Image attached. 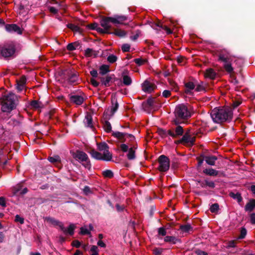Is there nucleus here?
<instances>
[{"instance_id":"1","label":"nucleus","mask_w":255,"mask_h":255,"mask_svg":"<svg viewBox=\"0 0 255 255\" xmlns=\"http://www.w3.org/2000/svg\"><path fill=\"white\" fill-rule=\"evenodd\" d=\"M211 117L216 123L229 122L232 119L233 112L231 109L228 107L215 108L211 113Z\"/></svg>"},{"instance_id":"2","label":"nucleus","mask_w":255,"mask_h":255,"mask_svg":"<svg viewBox=\"0 0 255 255\" xmlns=\"http://www.w3.org/2000/svg\"><path fill=\"white\" fill-rule=\"evenodd\" d=\"M192 113V109L190 106L184 104L177 105L174 111L175 118L173 123L176 125L183 123L191 116Z\"/></svg>"},{"instance_id":"3","label":"nucleus","mask_w":255,"mask_h":255,"mask_svg":"<svg viewBox=\"0 0 255 255\" xmlns=\"http://www.w3.org/2000/svg\"><path fill=\"white\" fill-rule=\"evenodd\" d=\"M70 154L73 158L78 161L86 168L90 170L92 165L88 155L83 151L77 149L76 150H71Z\"/></svg>"},{"instance_id":"4","label":"nucleus","mask_w":255,"mask_h":255,"mask_svg":"<svg viewBox=\"0 0 255 255\" xmlns=\"http://www.w3.org/2000/svg\"><path fill=\"white\" fill-rule=\"evenodd\" d=\"M16 96L12 93L4 96L1 102V110L4 112H8L15 107Z\"/></svg>"},{"instance_id":"5","label":"nucleus","mask_w":255,"mask_h":255,"mask_svg":"<svg viewBox=\"0 0 255 255\" xmlns=\"http://www.w3.org/2000/svg\"><path fill=\"white\" fill-rule=\"evenodd\" d=\"M219 59L225 63L224 67L225 70L229 73H231L233 69L231 64L227 63L232 60V56L230 55L226 50H222L219 55Z\"/></svg>"},{"instance_id":"6","label":"nucleus","mask_w":255,"mask_h":255,"mask_svg":"<svg viewBox=\"0 0 255 255\" xmlns=\"http://www.w3.org/2000/svg\"><path fill=\"white\" fill-rule=\"evenodd\" d=\"M15 50V46L12 43L6 44L3 46H0V54L4 57L12 56L14 53Z\"/></svg>"},{"instance_id":"7","label":"nucleus","mask_w":255,"mask_h":255,"mask_svg":"<svg viewBox=\"0 0 255 255\" xmlns=\"http://www.w3.org/2000/svg\"><path fill=\"white\" fill-rule=\"evenodd\" d=\"M158 162L159 163V166L158 169L160 172L167 171L170 167V159L169 158L164 155H161L158 158Z\"/></svg>"},{"instance_id":"8","label":"nucleus","mask_w":255,"mask_h":255,"mask_svg":"<svg viewBox=\"0 0 255 255\" xmlns=\"http://www.w3.org/2000/svg\"><path fill=\"white\" fill-rule=\"evenodd\" d=\"M113 135L121 142H132L135 140L134 136L131 134L117 131L113 132Z\"/></svg>"},{"instance_id":"9","label":"nucleus","mask_w":255,"mask_h":255,"mask_svg":"<svg viewBox=\"0 0 255 255\" xmlns=\"http://www.w3.org/2000/svg\"><path fill=\"white\" fill-rule=\"evenodd\" d=\"M198 137H199V135L197 133L195 134L194 132L189 129L184 133L180 141L186 143H193Z\"/></svg>"},{"instance_id":"10","label":"nucleus","mask_w":255,"mask_h":255,"mask_svg":"<svg viewBox=\"0 0 255 255\" xmlns=\"http://www.w3.org/2000/svg\"><path fill=\"white\" fill-rule=\"evenodd\" d=\"M137 144L132 147H129L128 144H121V149L123 152H128L127 156L128 160L135 158V150L137 148Z\"/></svg>"},{"instance_id":"11","label":"nucleus","mask_w":255,"mask_h":255,"mask_svg":"<svg viewBox=\"0 0 255 255\" xmlns=\"http://www.w3.org/2000/svg\"><path fill=\"white\" fill-rule=\"evenodd\" d=\"M160 132L161 134L162 133L165 135H170L172 137L175 138L183 134V129L182 127L178 126L175 129H169L167 131L161 130Z\"/></svg>"},{"instance_id":"12","label":"nucleus","mask_w":255,"mask_h":255,"mask_svg":"<svg viewBox=\"0 0 255 255\" xmlns=\"http://www.w3.org/2000/svg\"><path fill=\"white\" fill-rule=\"evenodd\" d=\"M88 152L93 158L97 160H102L105 161H110L112 160L110 159V158L108 157V156L107 155H104L101 152H99L94 148L91 149Z\"/></svg>"},{"instance_id":"13","label":"nucleus","mask_w":255,"mask_h":255,"mask_svg":"<svg viewBox=\"0 0 255 255\" xmlns=\"http://www.w3.org/2000/svg\"><path fill=\"white\" fill-rule=\"evenodd\" d=\"M119 107L118 103L116 101L115 103L112 102V105L110 108H108L104 112V118L108 120H110L111 118L114 115L115 113L117 111Z\"/></svg>"},{"instance_id":"14","label":"nucleus","mask_w":255,"mask_h":255,"mask_svg":"<svg viewBox=\"0 0 255 255\" xmlns=\"http://www.w3.org/2000/svg\"><path fill=\"white\" fill-rule=\"evenodd\" d=\"M111 17H104L100 21L101 25L104 28V32L110 33V29L112 27Z\"/></svg>"},{"instance_id":"15","label":"nucleus","mask_w":255,"mask_h":255,"mask_svg":"<svg viewBox=\"0 0 255 255\" xmlns=\"http://www.w3.org/2000/svg\"><path fill=\"white\" fill-rule=\"evenodd\" d=\"M97 149L101 152H103L104 155L108 156L110 159H112V153L109 151V147L108 144H97Z\"/></svg>"},{"instance_id":"16","label":"nucleus","mask_w":255,"mask_h":255,"mask_svg":"<svg viewBox=\"0 0 255 255\" xmlns=\"http://www.w3.org/2000/svg\"><path fill=\"white\" fill-rule=\"evenodd\" d=\"M155 85L148 80H145L142 84V89L145 92L151 93L155 88Z\"/></svg>"},{"instance_id":"17","label":"nucleus","mask_w":255,"mask_h":255,"mask_svg":"<svg viewBox=\"0 0 255 255\" xmlns=\"http://www.w3.org/2000/svg\"><path fill=\"white\" fill-rule=\"evenodd\" d=\"M75 228L76 226L74 224H70L67 229L64 227L63 224H62L60 229L65 235L73 236L74 234Z\"/></svg>"},{"instance_id":"18","label":"nucleus","mask_w":255,"mask_h":255,"mask_svg":"<svg viewBox=\"0 0 255 255\" xmlns=\"http://www.w3.org/2000/svg\"><path fill=\"white\" fill-rule=\"evenodd\" d=\"M50 2L52 4H54L56 5V6H50L48 8L50 12L53 14L57 13L58 10L61 9L63 6V4H62L61 3H59L56 0H52V1Z\"/></svg>"},{"instance_id":"19","label":"nucleus","mask_w":255,"mask_h":255,"mask_svg":"<svg viewBox=\"0 0 255 255\" xmlns=\"http://www.w3.org/2000/svg\"><path fill=\"white\" fill-rule=\"evenodd\" d=\"M112 23L117 25L119 24H123L124 22L127 19L125 16L116 15L114 17H111Z\"/></svg>"},{"instance_id":"20","label":"nucleus","mask_w":255,"mask_h":255,"mask_svg":"<svg viewBox=\"0 0 255 255\" xmlns=\"http://www.w3.org/2000/svg\"><path fill=\"white\" fill-rule=\"evenodd\" d=\"M5 29L9 32H15L18 34H21L22 31L19 27L15 24H7L5 25Z\"/></svg>"},{"instance_id":"21","label":"nucleus","mask_w":255,"mask_h":255,"mask_svg":"<svg viewBox=\"0 0 255 255\" xmlns=\"http://www.w3.org/2000/svg\"><path fill=\"white\" fill-rule=\"evenodd\" d=\"M216 75V72L212 68L207 69L204 73L205 78H209L210 79H215Z\"/></svg>"},{"instance_id":"22","label":"nucleus","mask_w":255,"mask_h":255,"mask_svg":"<svg viewBox=\"0 0 255 255\" xmlns=\"http://www.w3.org/2000/svg\"><path fill=\"white\" fill-rule=\"evenodd\" d=\"M70 100L76 105H80L84 102V98L79 95H73L70 97Z\"/></svg>"},{"instance_id":"23","label":"nucleus","mask_w":255,"mask_h":255,"mask_svg":"<svg viewBox=\"0 0 255 255\" xmlns=\"http://www.w3.org/2000/svg\"><path fill=\"white\" fill-rule=\"evenodd\" d=\"M255 208V199H251L245 206V210L246 212H252Z\"/></svg>"},{"instance_id":"24","label":"nucleus","mask_w":255,"mask_h":255,"mask_svg":"<svg viewBox=\"0 0 255 255\" xmlns=\"http://www.w3.org/2000/svg\"><path fill=\"white\" fill-rule=\"evenodd\" d=\"M204 158L206 163L212 166L215 165L216 161L218 159L217 157L215 155L205 156Z\"/></svg>"},{"instance_id":"25","label":"nucleus","mask_w":255,"mask_h":255,"mask_svg":"<svg viewBox=\"0 0 255 255\" xmlns=\"http://www.w3.org/2000/svg\"><path fill=\"white\" fill-rule=\"evenodd\" d=\"M84 123L86 126L90 128H93V119L92 115L90 113H87L86 114Z\"/></svg>"},{"instance_id":"26","label":"nucleus","mask_w":255,"mask_h":255,"mask_svg":"<svg viewBox=\"0 0 255 255\" xmlns=\"http://www.w3.org/2000/svg\"><path fill=\"white\" fill-rule=\"evenodd\" d=\"M26 80V78L24 76H22L19 80L17 81V89L18 91H20L24 89Z\"/></svg>"},{"instance_id":"27","label":"nucleus","mask_w":255,"mask_h":255,"mask_svg":"<svg viewBox=\"0 0 255 255\" xmlns=\"http://www.w3.org/2000/svg\"><path fill=\"white\" fill-rule=\"evenodd\" d=\"M164 241L165 242L170 243L172 244H176L177 243H180L181 241L180 239L177 238L176 237L174 236H166L164 239Z\"/></svg>"},{"instance_id":"28","label":"nucleus","mask_w":255,"mask_h":255,"mask_svg":"<svg viewBox=\"0 0 255 255\" xmlns=\"http://www.w3.org/2000/svg\"><path fill=\"white\" fill-rule=\"evenodd\" d=\"M203 173L209 176H217L219 174V171L210 168L204 169L203 170Z\"/></svg>"},{"instance_id":"29","label":"nucleus","mask_w":255,"mask_h":255,"mask_svg":"<svg viewBox=\"0 0 255 255\" xmlns=\"http://www.w3.org/2000/svg\"><path fill=\"white\" fill-rule=\"evenodd\" d=\"M45 220L47 221L48 222L51 223V224L53 225L54 226H58L59 227V228H61V226L62 225L63 223L61 222H60L58 220H57L51 217H46L45 218Z\"/></svg>"},{"instance_id":"30","label":"nucleus","mask_w":255,"mask_h":255,"mask_svg":"<svg viewBox=\"0 0 255 255\" xmlns=\"http://www.w3.org/2000/svg\"><path fill=\"white\" fill-rule=\"evenodd\" d=\"M98 54V52L92 49L88 48L85 51V55L87 57H96Z\"/></svg>"},{"instance_id":"31","label":"nucleus","mask_w":255,"mask_h":255,"mask_svg":"<svg viewBox=\"0 0 255 255\" xmlns=\"http://www.w3.org/2000/svg\"><path fill=\"white\" fill-rule=\"evenodd\" d=\"M229 196L234 199L237 200L239 203H241L243 200L241 194L239 192L234 193V192H231L229 193Z\"/></svg>"},{"instance_id":"32","label":"nucleus","mask_w":255,"mask_h":255,"mask_svg":"<svg viewBox=\"0 0 255 255\" xmlns=\"http://www.w3.org/2000/svg\"><path fill=\"white\" fill-rule=\"evenodd\" d=\"M185 92L187 94H189L190 93L191 90H193L195 87V85L194 84V83L192 82H189L185 84Z\"/></svg>"},{"instance_id":"33","label":"nucleus","mask_w":255,"mask_h":255,"mask_svg":"<svg viewBox=\"0 0 255 255\" xmlns=\"http://www.w3.org/2000/svg\"><path fill=\"white\" fill-rule=\"evenodd\" d=\"M180 229L182 231L186 233H188L190 231H193V228L189 224L181 225L180 227Z\"/></svg>"},{"instance_id":"34","label":"nucleus","mask_w":255,"mask_h":255,"mask_svg":"<svg viewBox=\"0 0 255 255\" xmlns=\"http://www.w3.org/2000/svg\"><path fill=\"white\" fill-rule=\"evenodd\" d=\"M102 174L105 178H112L114 177V173L113 171L109 169L103 171Z\"/></svg>"},{"instance_id":"35","label":"nucleus","mask_w":255,"mask_h":255,"mask_svg":"<svg viewBox=\"0 0 255 255\" xmlns=\"http://www.w3.org/2000/svg\"><path fill=\"white\" fill-rule=\"evenodd\" d=\"M113 33L120 37H124L126 35L125 31L119 29H115Z\"/></svg>"},{"instance_id":"36","label":"nucleus","mask_w":255,"mask_h":255,"mask_svg":"<svg viewBox=\"0 0 255 255\" xmlns=\"http://www.w3.org/2000/svg\"><path fill=\"white\" fill-rule=\"evenodd\" d=\"M247 234V231L245 227H242L240 230V234L237 238L239 240H242L245 238Z\"/></svg>"},{"instance_id":"37","label":"nucleus","mask_w":255,"mask_h":255,"mask_svg":"<svg viewBox=\"0 0 255 255\" xmlns=\"http://www.w3.org/2000/svg\"><path fill=\"white\" fill-rule=\"evenodd\" d=\"M206 88V85L201 82L196 85V90L198 92L204 91Z\"/></svg>"},{"instance_id":"38","label":"nucleus","mask_w":255,"mask_h":255,"mask_svg":"<svg viewBox=\"0 0 255 255\" xmlns=\"http://www.w3.org/2000/svg\"><path fill=\"white\" fill-rule=\"evenodd\" d=\"M219 210V205L218 203H214V204H212L210 208V210L211 212H212L213 213H217Z\"/></svg>"},{"instance_id":"39","label":"nucleus","mask_w":255,"mask_h":255,"mask_svg":"<svg viewBox=\"0 0 255 255\" xmlns=\"http://www.w3.org/2000/svg\"><path fill=\"white\" fill-rule=\"evenodd\" d=\"M132 80L131 78L128 75L123 76V83L126 85H129L131 84Z\"/></svg>"},{"instance_id":"40","label":"nucleus","mask_w":255,"mask_h":255,"mask_svg":"<svg viewBox=\"0 0 255 255\" xmlns=\"http://www.w3.org/2000/svg\"><path fill=\"white\" fill-rule=\"evenodd\" d=\"M109 66L106 65H103L101 66L100 68V73L103 75L105 74L109 71Z\"/></svg>"},{"instance_id":"41","label":"nucleus","mask_w":255,"mask_h":255,"mask_svg":"<svg viewBox=\"0 0 255 255\" xmlns=\"http://www.w3.org/2000/svg\"><path fill=\"white\" fill-rule=\"evenodd\" d=\"M104 128L107 132H109L111 131L112 129L111 124L107 121H105L104 124Z\"/></svg>"},{"instance_id":"42","label":"nucleus","mask_w":255,"mask_h":255,"mask_svg":"<svg viewBox=\"0 0 255 255\" xmlns=\"http://www.w3.org/2000/svg\"><path fill=\"white\" fill-rule=\"evenodd\" d=\"M158 235L165 236L166 235V229L164 227H160L158 229Z\"/></svg>"},{"instance_id":"43","label":"nucleus","mask_w":255,"mask_h":255,"mask_svg":"<svg viewBox=\"0 0 255 255\" xmlns=\"http://www.w3.org/2000/svg\"><path fill=\"white\" fill-rule=\"evenodd\" d=\"M48 160L51 163H54L60 161V157L59 156H56L55 157H49L48 158Z\"/></svg>"},{"instance_id":"44","label":"nucleus","mask_w":255,"mask_h":255,"mask_svg":"<svg viewBox=\"0 0 255 255\" xmlns=\"http://www.w3.org/2000/svg\"><path fill=\"white\" fill-rule=\"evenodd\" d=\"M134 62L138 65H142L146 63V61L145 59L141 58H136L134 59Z\"/></svg>"},{"instance_id":"45","label":"nucleus","mask_w":255,"mask_h":255,"mask_svg":"<svg viewBox=\"0 0 255 255\" xmlns=\"http://www.w3.org/2000/svg\"><path fill=\"white\" fill-rule=\"evenodd\" d=\"M151 26L156 30L158 29V28H161L162 27L161 23L160 21L157 22H153L152 23Z\"/></svg>"},{"instance_id":"46","label":"nucleus","mask_w":255,"mask_h":255,"mask_svg":"<svg viewBox=\"0 0 255 255\" xmlns=\"http://www.w3.org/2000/svg\"><path fill=\"white\" fill-rule=\"evenodd\" d=\"M15 222H19L21 224H23L24 223V218L21 217L19 215H16L15 216Z\"/></svg>"},{"instance_id":"47","label":"nucleus","mask_w":255,"mask_h":255,"mask_svg":"<svg viewBox=\"0 0 255 255\" xmlns=\"http://www.w3.org/2000/svg\"><path fill=\"white\" fill-rule=\"evenodd\" d=\"M98 247L96 246H92L91 248V251L92 252L91 255H98Z\"/></svg>"},{"instance_id":"48","label":"nucleus","mask_w":255,"mask_h":255,"mask_svg":"<svg viewBox=\"0 0 255 255\" xmlns=\"http://www.w3.org/2000/svg\"><path fill=\"white\" fill-rule=\"evenodd\" d=\"M68 27L73 31H78L79 30V27L74 24H68Z\"/></svg>"},{"instance_id":"49","label":"nucleus","mask_w":255,"mask_h":255,"mask_svg":"<svg viewBox=\"0 0 255 255\" xmlns=\"http://www.w3.org/2000/svg\"><path fill=\"white\" fill-rule=\"evenodd\" d=\"M111 78L110 77L107 76L105 78H104L102 80V84L105 86H107L109 85L110 81H111Z\"/></svg>"},{"instance_id":"50","label":"nucleus","mask_w":255,"mask_h":255,"mask_svg":"<svg viewBox=\"0 0 255 255\" xmlns=\"http://www.w3.org/2000/svg\"><path fill=\"white\" fill-rule=\"evenodd\" d=\"M117 60V57L114 55H110L108 57V61L111 63L115 62Z\"/></svg>"},{"instance_id":"51","label":"nucleus","mask_w":255,"mask_h":255,"mask_svg":"<svg viewBox=\"0 0 255 255\" xmlns=\"http://www.w3.org/2000/svg\"><path fill=\"white\" fill-rule=\"evenodd\" d=\"M205 156L201 155L200 157H197V159L198 160V166H201L203 162V161L205 160L204 158Z\"/></svg>"},{"instance_id":"52","label":"nucleus","mask_w":255,"mask_h":255,"mask_svg":"<svg viewBox=\"0 0 255 255\" xmlns=\"http://www.w3.org/2000/svg\"><path fill=\"white\" fill-rule=\"evenodd\" d=\"M31 106L33 108L38 109L40 108V103L36 101H33L31 103Z\"/></svg>"},{"instance_id":"53","label":"nucleus","mask_w":255,"mask_h":255,"mask_svg":"<svg viewBox=\"0 0 255 255\" xmlns=\"http://www.w3.org/2000/svg\"><path fill=\"white\" fill-rule=\"evenodd\" d=\"M130 45L128 44H124L122 46V50L124 52H128L130 49Z\"/></svg>"},{"instance_id":"54","label":"nucleus","mask_w":255,"mask_h":255,"mask_svg":"<svg viewBox=\"0 0 255 255\" xmlns=\"http://www.w3.org/2000/svg\"><path fill=\"white\" fill-rule=\"evenodd\" d=\"M80 234L83 235H89L90 234V232L88 229L81 227L80 228Z\"/></svg>"},{"instance_id":"55","label":"nucleus","mask_w":255,"mask_h":255,"mask_svg":"<svg viewBox=\"0 0 255 255\" xmlns=\"http://www.w3.org/2000/svg\"><path fill=\"white\" fill-rule=\"evenodd\" d=\"M250 220L251 224L255 225V213H252L250 214Z\"/></svg>"},{"instance_id":"56","label":"nucleus","mask_w":255,"mask_h":255,"mask_svg":"<svg viewBox=\"0 0 255 255\" xmlns=\"http://www.w3.org/2000/svg\"><path fill=\"white\" fill-rule=\"evenodd\" d=\"M205 184L206 186H209L211 188H214L215 187V184L213 181H209L207 180H205Z\"/></svg>"},{"instance_id":"57","label":"nucleus","mask_w":255,"mask_h":255,"mask_svg":"<svg viewBox=\"0 0 255 255\" xmlns=\"http://www.w3.org/2000/svg\"><path fill=\"white\" fill-rule=\"evenodd\" d=\"M155 102V99L153 98H150L147 99V103L149 106H152L154 103Z\"/></svg>"},{"instance_id":"58","label":"nucleus","mask_w":255,"mask_h":255,"mask_svg":"<svg viewBox=\"0 0 255 255\" xmlns=\"http://www.w3.org/2000/svg\"><path fill=\"white\" fill-rule=\"evenodd\" d=\"M83 191L84 193L86 195H88L90 193H92L91 189L90 187L88 186H85L83 189Z\"/></svg>"},{"instance_id":"59","label":"nucleus","mask_w":255,"mask_h":255,"mask_svg":"<svg viewBox=\"0 0 255 255\" xmlns=\"http://www.w3.org/2000/svg\"><path fill=\"white\" fill-rule=\"evenodd\" d=\"M0 206L3 207H6V201L4 197H0Z\"/></svg>"},{"instance_id":"60","label":"nucleus","mask_w":255,"mask_h":255,"mask_svg":"<svg viewBox=\"0 0 255 255\" xmlns=\"http://www.w3.org/2000/svg\"><path fill=\"white\" fill-rule=\"evenodd\" d=\"M72 245L76 248H79L81 246V243L78 240H74L72 242Z\"/></svg>"},{"instance_id":"61","label":"nucleus","mask_w":255,"mask_h":255,"mask_svg":"<svg viewBox=\"0 0 255 255\" xmlns=\"http://www.w3.org/2000/svg\"><path fill=\"white\" fill-rule=\"evenodd\" d=\"M236 241L235 240H232L229 242L228 244V247L229 248H235L236 247Z\"/></svg>"},{"instance_id":"62","label":"nucleus","mask_w":255,"mask_h":255,"mask_svg":"<svg viewBox=\"0 0 255 255\" xmlns=\"http://www.w3.org/2000/svg\"><path fill=\"white\" fill-rule=\"evenodd\" d=\"M75 45V43H70L67 45V48L69 51L74 50L76 49Z\"/></svg>"},{"instance_id":"63","label":"nucleus","mask_w":255,"mask_h":255,"mask_svg":"<svg viewBox=\"0 0 255 255\" xmlns=\"http://www.w3.org/2000/svg\"><path fill=\"white\" fill-rule=\"evenodd\" d=\"M90 82L91 84L95 87H98L99 85V82H98L94 78H91L90 80Z\"/></svg>"},{"instance_id":"64","label":"nucleus","mask_w":255,"mask_h":255,"mask_svg":"<svg viewBox=\"0 0 255 255\" xmlns=\"http://www.w3.org/2000/svg\"><path fill=\"white\" fill-rule=\"evenodd\" d=\"M162 249L155 248L153 250V253L155 255H160L162 254Z\"/></svg>"}]
</instances>
